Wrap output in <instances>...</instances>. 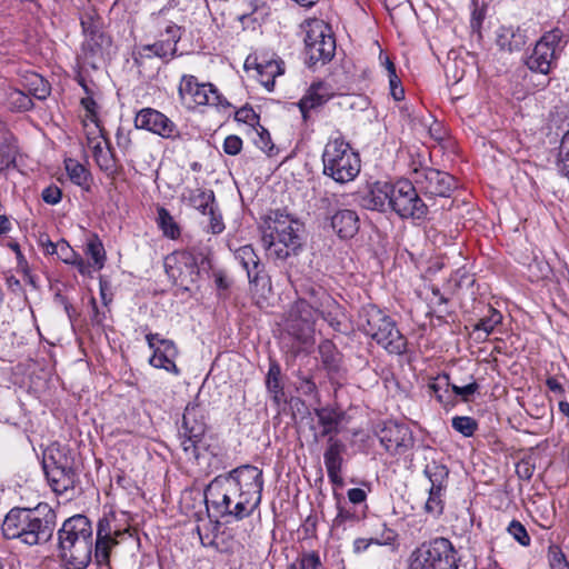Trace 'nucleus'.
Returning a JSON list of instances; mask_svg holds the SVG:
<instances>
[{
    "label": "nucleus",
    "instance_id": "nucleus-1",
    "mask_svg": "<svg viewBox=\"0 0 569 569\" xmlns=\"http://www.w3.org/2000/svg\"><path fill=\"white\" fill-rule=\"evenodd\" d=\"M262 489V470L243 465L214 477L204 489V501L220 517L242 520L259 507Z\"/></svg>",
    "mask_w": 569,
    "mask_h": 569
},
{
    "label": "nucleus",
    "instance_id": "nucleus-2",
    "mask_svg": "<svg viewBox=\"0 0 569 569\" xmlns=\"http://www.w3.org/2000/svg\"><path fill=\"white\" fill-rule=\"evenodd\" d=\"M56 527V511L48 503L40 502L33 508L10 509L2 521L1 531L8 540L34 547L50 542Z\"/></svg>",
    "mask_w": 569,
    "mask_h": 569
},
{
    "label": "nucleus",
    "instance_id": "nucleus-3",
    "mask_svg": "<svg viewBox=\"0 0 569 569\" xmlns=\"http://www.w3.org/2000/svg\"><path fill=\"white\" fill-rule=\"evenodd\" d=\"M60 559L68 569H86L92 559L93 528L84 515H74L63 521L57 531Z\"/></svg>",
    "mask_w": 569,
    "mask_h": 569
},
{
    "label": "nucleus",
    "instance_id": "nucleus-4",
    "mask_svg": "<svg viewBox=\"0 0 569 569\" xmlns=\"http://www.w3.org/2000/svg\"><path fill=\"white\" fill-rule=\"evenodd\" d=\"M301 224L289 214L276 210L270 212L262 228V243L277 259L286 260L301 248Z\"/></svg>",
    "mask_w": 569,
    "mask_h": 569
},
{
    "label": "nucleus",
    "instance_id": "nucleus-5",
    "mask_svg": "<svg viewBox=\"0 0 569 569\" xmlns=\"http://www.w3.org/2000/svg\"><path fill=\"white\" fill-rule=\"evenodd\" d=\"M358 326L360 331L389 353L402 355L407 351V338L400 332L396 321L376 305L361 307Z\"/></svg>",
    "mask_w": 569,
    "mask_h": 569
},
{
    "label": "nucleus",
    "instance_id": "nucleus-6",
    "mask_svg": "<svg viewBox=\"0 0 569 569\" xmlns=\"http://www.w3.org/2000/svg\"><path fill=\"white\" fill-rule=\"evenodd\" d=\"M361 169L359 153L342 137L330 138L322 152V173L345 184L357 178Z\"/></svg>",
    "mask_w": 569,
    "mask_h": 569
},
{
    "label": "nucleus",
    "instance_id": "nucleus-7",
    "mask_svg": "<svg viewBox=\"0 0 569 569\" xmlns=\"http://www.w3.org/2000/svg\"><path fill=\"white\" fill-rule=\"evenodd\" d=\"M42 468L49 486L58 495L73 489L78 481L74 457L66 447L57 443L49 446L43 452Z\"/></svg>",
    "mask_w": 569,
    "mask_h": 569
},
{
    "label": "nucleus",
    "instance_id": "nucleus-8",
    "mask_svg": "<svg viewBox=\"0 0 569 569\" xmlns=\"http://www.w3.org/2000/svg\"><path fill=\"white\" fill-rule=\"evenodd\" d=\"M452 542L443 537L421 543L409 558V569H459Z\"/></svg>",
    "mask_w": 569,
    "mask_h": 569
},
{
    "label": "nucleus",
    "instance_id": "nucleus-9",
    "mask_svg": "<svg viewBox=\"0 0 569 569\" xmlns=\"http://www.w3.org/2000/svg\"><path fill=\"white\" fill-rule=\"evenodd\" d=\"M305 31L306 62L309 67L331 61L336 52V39L328 23L320 19H308L302 26Z\"/></svg>",
    "mask_w": 569,
    "mask_h": 569
},
{
    "label": "nucleus",
    "instance_id": "nucleus-10",
    "mask_svg": "<svg viewBox=\"0 0 569 569\" xmlns=\"http://www.w3.org/2000/svg\"><path fill=\"white\" fill-rule=\"evenodd\" d=\"M207 431L204 409L197 403H189L182 416L179 429L180 446L188 460L198 461L208 445L203 441Z\"/></svg>",
    "mask_w": 569,
    "mask_h": 569
},
{
    "label": "nucleus",
    "instance_id": "nucleus-11",
    "mask_svg": "<svg viewBox=\"0 0 569 569\" xmlns=\"http://www.w3.org/2000/svg\"><path fill=\"white\" fill-rule=\"evenodd\" d=\"M81 27L86 37L81 46L84 63L97 69V61L102 60L112 47L111 37L103 31V23L96 13L87 12L81 17Z\"/></svg>",
    "mask_w": 569,
    "mask_h": 569
},
{
    "label": "nucleus",
    "instance_id": "nucleus-12",
    "mask_svg": "<svg viewBox=\"0 0 569 569\" xmlns=\"http://www.w3.org/2000/svg\"><path fill=\"white\" fill-rule=\"evenodd\" d=\"M416 183L399 180L391 184L390 209L401 219L425 220L428 204L420 198Z\"/></svg>",
    "mask_w": 569,
    "mask_h": 569
},
{
    "label": "nucleus",
    "instance_id": "nucleus-13",
    "mask_svg": "<svg viewBox=\"0 0 569 569\" xmlns=\"http://www.w3.org/2000/svg\"><path fill=\"white\" fill-rule=\"evenodd\" d=\"M178 93L181 102L188 107H190L191 103L222 108H229L231 106L212 83H199L198 79L191 74L182 76Z\"/></svg>",
    "mask_w": 569,
    "mask_h": 569
},
{
    "label": "nucleus",
    "instance_id": "nucleus-14",
    "mask_svg": "<svg viewBox=\"0 0 569 569\" xmlns=\"http://www.w3.org/2000/svg\"><path fill=\"white\" fill-rule=\"evenodd\" d=\"M412 180L420 193L429 199L449 198L457 188L453 176L430 167L415 169Z\"/></svg>",
    "mask_w": 569,
    "mask_h": 569
},
{
    "label": "nucleus",
    "instance_id": "nucleus-15",
    "mask_svg": "<svg viewBox=\"0 0 569 569\" xmlns=\"http://www.w3.org/2000/svg\"><path fill=\"white\" fill-rule=\"evenodd\" d=\"M562 31L553 29L545 33L537 41L531 54L526 59L527 67L533 72L548 74L552 62L557 59V51L560 49Z\"/></svg>",
    "mask_w": 569,
    "mask_h": 569
},
{
    "label": "nucleus",
    "instance_id": "nucleus-16",
    "mask_svg": "<svg viewBox=\"0 0 569 569\" xmlns=\"http://www.w3.org/2000/svg\"><path fill=\"white\" fill-rule=\"evenodd\" d=\"M380 443L391 455H403L415 445L412 431L406 423L386 421L377 431Z\"/></svg>",
    "mask_w": 569,
    "mask_h": 569
},
{
    "label": "nucleus",
    "instance_id": "nucleus-17",
    "mask_svg": "<svg viewBox=\"0 0 569 569\" xmlns=\"http://www.w3.org/2000/svg\"><path fill=\"white\" fill-rule=\"evenodd\" d=\"M134 127L164 139L176 140L181 137L176 123L164 113L153 108H143L134 117Z\"/></svg>",
    "mask_w": 569,
    "mask_h": 569
},
{
    "label": "nucleus",
    "instance_id": "nucleus-18",
    "mask_svg": "<svg viewBox=\"0 0 569 569\" xmlns=\"http://www.w3.org/2000/svg\"><path fill=\"white\" fill-rule=\"evenodd\" d=\"M234 257L246 270L251 290L258 291L271 289L270 278L264 271V266L250 244L242 246L234 251Z\"/></svg>",
    "mask_w": 569,
    "mask_h": 569
},
{
    "label": "nucleus",
    "instance_id": "nucleus-19",
    "mask_svg": "<svg viewBox=\"0 0 569 569\" xmlns=\"http://www.w3.org/2000/svg\"><path fill=\"white\" fill-rule=\"evenodd\" d=\"M181 28L174 23L166 27V39L159 40L152 44H144L140 48V54L146 58L158 57L168 62L177 56V43L181 39Z\"/></svg>",
    "mask_w": 569,
    "mask_h": 569
},
{
    "label": "nucleus",
    "instance_id": "nucleus-20",
    "mask_svg": "<svg viewBox=\"0 0 569 569\" xmlns=\"http://www.w3.org/2000/svg\"><path fill=\"white\" fill-rule=\"evenodd\" d=\"M333 96L335 92L329 83L323 81L313 82L298 103L303 120H307L311 110L322 107Z\"/></svg>",
    "mask_w": 569,
    "mask_h": 569
},
{
    "label": "nucleus",
    "instance_id": "nucleus-21",
    "mask_svg": "<svg viewBox=\"0 0 569 569\" xmlns=\"http://www.w3.org/2000/svg\"><path fill=\"white\" fill-rule=\"evenodd\" d=\"M321 362L332 382L341 383L346 379V370L342 367V355L331 341H323L319 346Z\"/></svg>",
    "mask_w": 569,
    "mask_h": 569
},
{
    "label": "nucleus",
    "instance_id": "nucleus-22",
    "mask_svg": "<svg viewBox=\"0 0 569 569\" xmlns=\"http://www.w3.org/2000/svg\"><path fill=\"white\" fill-rule=\"evenodd\" d=\"M104 144L102 146V141H97L92 147V156L99 169L107 177L114 179L122 171V166L110 147L108 139H104Z\"/></svg>",
    "mask_w": 569,
    "mask_h": 569
},
{
    "label": "nucleus",
    "instance_id": "nucleus-23",
    "mask_svg": "<svg viewBox=\"0 0 569 569\" xmlns=\"http://www.w3.org/2000/svg\"><path fill=\"white\" fill-rule=\"evenodd\" d=\"M330 226L340 239H351L359 231L360 220L356 211L340 209L330 217Z\"/></svg>",
    "mask_w": 569,
    "mask_h": 569
},
{
    "label": "nucleus",
    "instance_id": "nucleus-24",
    "mask_svg": "<svg viewBox=\"0 0 569 569\" xmlns=\"http://www.w3.org/2000/svg\"><path fill=\"white\" fill-rule=\"evenodd\" d=\"M315 415L318 418V423L321 427V430L318 435H316V439L318 437H335L340 432V425L343 420L345 413L332 407H321L315 409Z\"/></svg>",
    "mask_w": 569,
    "mask_h": 569
},
{
    "label": "nucleus",
    "instance_id": "nucleus-25",
    "mask_svg": "<svg viewBox=\"0 0 569 569\" xmlns=\"http://www.w3.org/2000/svg\"><path fill=\"white\" fill-rule=\"evenodd\" d=\"M391 184L387 182H376L373 187L360 199V206L367 210L385 212L390 208Z\"/></svg>",
    "mask_w": 569,
    "mask_h": 569
},
{
    "label": "nucleus",
    "instance_id": "nucleus-26",
    "mask_svg": "<svg viewBox=\"0 0 569 569\" xmlns=\"http://www.w3.org/2000/svg\"><path fill=\"white\" fill-rule=\"evenodd\" d=\"M191 262L197 263V258L194 257L193 251L168 256L164 259L166 273L174 283L183 284L187 281V274L182 270L181 266L183 264L189 270L188 266Z\"/></svg>",
    "mask_w": 569,
    "mask_h": 569
},
{
    "label": "nucleus",
    "instance_id": "nucleus-27",
    "mask_svg": "<svg viewBox=\"0 0 569 569\" xmlns=\"http://www.w3.org/2000/svg\"><path fill=\"white\" fill-rule=\"evenodd\" d=\"M527 42V36L520 27L501 26L497 30L496 43L509 52L520 50Z\"/></svg>",
    "mask_w": 569,
    "mask_h": 569
},
{
    "label": "nucleus",
    "instance_id": "nucleus-28",
    "mask_svg": "<svg viewBox=\"0 0 569 569\" xmlns=\"http://www.w3.org/2000/svg\"><path fill=\"white\" fill-rule=\"evenodd\" d=\"M266 388L272 395V400L276 405H280L284 401V390L281 383V368L276 360H270L266 376Z\"/></svg>",
    "mask_w": 569,
    "mask_h": 569
},
{
    "label": "nucleus",
    "instance_id": "nucleus-29",
    "mask_svg": "<svg viewBox=\"0 0 569 569\" xmlns=\"http://www.w3.org/2000/svg\"><path fill=\"white\" fill-rule=\"evenodd\" d=\"M346 451V445L336 437H329L327 448L323 453L326 469L342 467V455Z\"/></svg>",
    "mask_w": 569,
    "mask_h": 569
},
{
    "label": "nucleus",
    "instance_id": "nucleus-30",
    "mask_svg": "<svg viewBox=\"0 0 569 569\" xmlns=\"http://www.w3.org/2000/svg\"><path fill=\"white\" fill-rule=\"evenodd\" d=\"M184 198L191 207L204 216H207V212L212 208L214 202V193L212 190H202L199 188L189 190L188 196H184Z\"/></svg>",
    "mask_w": 569,
    "mask_h": 569
},
{
    "label": "nucleus",
    "instance_id": "nucleus-31",
    "mask_svg": "<svg viewBox=\"0 0 569 569\" xmlns=\"http://www.w3.org/2000/svg\"><path fill=\"white\" fill-rule=\"evenodd\" d=\"M256 69L259 74V81L269 91L273 89L276 77L284 72L281 63L273 60L267 61L266 63H258Z\"/></svg>",
    "mask_w": 569,
    "mask_h": 569
},
{
    "label": "nucleus",
    "instance_id": "nucleus-32",
    "mask_svg": "<svg viewBox=\"0 0 569 569\" xmlns=\"http://www.w3.org/2000/svg\"><path fill=\"white\" fill-rule=\"evenodd\" d=\"M305 298L312 303L315 310L320 308L335 307V298L320 286L310 284L305 288Z\"/></svg>",
    "mask_w": 569,
    "mask_h": 569
},
{
    "label": "nucleus",
    "instance_id": "nucleus-33",
    "mask_svg": "<svg viewBox=\"0 0 569 569\" xmlns=\"http://www.w3.org/2000/svg\"><path fill=\"white\" fill-rule=\"evenodd\" d=\"M64 167L69 179L77 186L89 190L90 188V173L89 171L74 159H66Z\"/></svg>",
    "mask_w": 569,
    "mask_h": 569
},
{
    "label": "nucleus",
    "instance_id": "nucleus-34",
    "mask_svg": "<svg viewBox=\"0 0 569 569\" xmlns=\"http://www.w3.org/2000/svg\"><path fill=\"white\" fill-rule=\"evenodd\" d=\"M84 253L91 259L93 270H101L103 268L106 250L97 234H92L88 239Z\"/></svg>",
    "mask_w": 569,
    "mask_h": 569
},
{
    "label": "nucleus",
    "instance_id": "nucleus-35",
    "mask_svg": "<svg viewBox=\"0 0 569 569\" xmlns=\"http://www.w3.org/2000/svg\"><path fill=\"white\" fill-rule=\"evenodd\" d=\"M423 473L431 482L430 488L445 490L449 476V470L445 465L432 461L425 467Z\"/></svg>",
    "mask_w": 569,
    "mask_h": 569
},
{
    "label": "nucleus",
    "instance_id": "nucleus-36",
    "mask_svg": "<svg viewBox=\"0 0 569 569\" xmlns=\"http://www.w3.org/2000/svg\"><path fill=\"white\" fill-rule=\"evenodd\" d=\"M118 538L119 537L116 536L107 538H96V542L93 545V552L98 566L109 565L111 550L119 543Z\"/></svg>",
    "mask_w": 569,
    "mask_h": 569
},
{
    "label": "nucleus",
    "instance_id": "nucleus-37",
    "mask_svg": "<svg viewBox=\"0 0 569 569\" xmlns=\"http://www.w3.org/2000/svg\"><path fill=\"white\" fill-rule=\"evenodd\" d=\"M157 223L162 233L170 239L179 238L181 233L180 227L176 222L171 213L164 207H159L157 209Z\"/></svg>",
    "mask_w": 569,
    "mask_h": 569
},
{
    "label": "nucleus",
    "instance_id": "nucleus-38",
    "mask_svg": "<svg viewBox=\"0 0 569 569\" xmlns=\"http://www.w3.org/2000/svg\"><path fill=\"white\" fill-rule=\"evenodd\" d=\"M395 539H396L395 531L385 526V530H383V533L380 539L379 538H370V539L357 538L353 541L352 549H353L355 553H361V552L366 551L371 545H378V546L390 545L395 541Z\"/></svg>",
    "mask_w": 569,
    "mask_h": 569
},
{
    "label": "nucleus",
    "instance_id": "nucleus-39",
    "mask_svg": "<svg viewBox=\"0 0 569 569\" xmlns=\"http://www.w3.org/2000/svg\"><path fill=\"white\" fill-rule=\"evenodd\" d=\"M450 387V376L447 373L438 376L435 382L429 385V389L432 391L437 400L443 406L452 403L451 393L449 391Z\"/></svg>",
    "mask_w": 569,
    "mask_h": 569
},
{
    "label": "nucleus",
    "instance_id": "nucleus-40",
    "mask_svg": "<svg viewBox=\"0 0 569 569\" xmlns=\"http://www.w3.org/2000/svg\"><path fill=\"white\" fill-rule=\"evenodd\" d=\"M318 313L329 323V326L338 332H345V326L341 321L343 317L342 307L335 300V307L320 308Z\"/></svg>",
    "mask_w": 569,
    "mask_h": 569
},
{
    "label": "nucleus",
    "instance_id": "nucleus-41",
    "mask_svg": "<svg viewBox=\"0 0 569 569\" xmlns=\"http://www.w3.org/2000/svg\"><path fill=\"white\" fill-rule=\"evenodd\" d=\"M193 251L194 257L197 258V263H189V277L190 280L193 281V274L199 273V269L207 270L211 269V258L208 249H198L196 247L190 248L187 252Z\"/></svg>",
    "mask_w": 569,
    "mask_h": 569
},
{
    "label": "nucleus",
    "instance_id": "nucleus-42",
    "mask_svg": "<svg viewBox=\"0 0 569 569\" xmlns=\"http://www.w3.org/2000/svg\"><path fill=\"white\" fill-rule=\"evenodd\" d=\"M337 516L332 520L333 529L342 528L345 530L347 523H355L362 519L352 508H346L340 502L337 503Z\"/></svg>",
    "mask_w": 569,
    "mask_h": 569
},
{
    "label": "nucleus",
    "instance_id": "nucleus-43",
    "mask_svg": "<svg viewBox=\"0 0 569 569\" xmlns=\"http://www.w3.org/2000/svg\"><path fill=\"white\" fill-rule=\"evenodd\" d=\"M176 357H172V352L168 355L164 353L162 350H153V355L150 358V365L154 368L164 369L168 372H172L174 375L179 373V369L176 366L174 362Z\"/></svg>",
    "mask_w": 569,
    "mask_h": 569
},
{
    "label": "nucleus",
    "instance_id": "nucleus-44",
    "mask_svg": "<svg viewBox=\"0 0 569 569\" xmlns=\"http://www.w3.org/2000/svg\"><path fill=\"white\" fill-rule=\"evenodd\" d=\"M502 315L493 309L489 308V315L481 318L475 326L473 331H483L486 336H489L493 329L501 323Z\"/></svg>",
    "mask_w": 569,
    "mask_h": 569
},
{
    "label": "nucleus",
    "instance_id": "nucleus-45",
    "mask_svg": "<svg viewBox=\"0 0 569 569\" xmlns=\"http://www.w3.org/2000/svg\"><path fill=\"white\" fill-rule=\"evenodd\" d=\"M452 428L465 437H471L478 429V422L467 416H456L451 420Z\"/></svg>",
    "mask_w": 569,
    "mask_h": 569
},
{
    "label": "nucleus",
    "instance_id": "nucleus-46",
    "mask_svg": "<svg viewBox=\"0 0 569 569\" xmlns=\"http://www.w3.org/2000/svg\"><path fill=\"white\" fill-rule=\"evenodd\" d=\"M114 519V516H103L101 517L96 527V538H107V537H120L122 536V531L113 528L112 520Z\"/></svg>",
    "mask_w": 569,
    "mask_h": 569
},
{
    "label": "nucleus",
    "instance_id": "nucleus-47",
    "mask_svg": "<svg viewBox=\"0 0 569 569\" xmlns=\"http://www.w3.org/2000/svg\"><path fill=\"white\" fill-rule=\"evenodd\" d=\"M507 532L522 547L530 546L531 539L526 527L518 520L513 519L507 527Z\"/></svg>",
    "mask_w": 569,
    "mask_h": 569
},
{
    "label": "nucleus",
    "instance_id": "nucleus-48",
    "mask_svg": "<svg viewBox=\"0 0 569 569\" xmlns=\"http://www.w3.org/2000/svg\"><path fill=\"white\" fill-rule=\"evenodd\" d=\"M441 489L430 488L429 489V497L425 505V510L428 513L432 515H441L443 512V501L441 499L442 497Z\"/></svg>",
    "mask_w": 569,
    "mask_h": 569
},
{
    "label": "nucleus",
    "instance_id": "nucleus-49",
    "mask_svg": "<svg viewBox=\"0 0 569 569\" xmlns=\"http://www.w3.org/2000/svg\"><path fill=\"white\" fill-rule=\"evenodd\" d=\"M296 561L299 569H322V562L317 551L303 552Z\"/></svg>",
    "mask_w": 569,
    "mask_h": 569
},
{
    "label": "nucleus",
    "instance_id": "nucleus-50",
    "mask_svg": "<svg viewBox=\"0 0 569 569\" xmlns=\"http://www.w3.org/2000/svg\"><path fill=\"white\" fill-rule=\"evenodd\" d=\"M295 313L303 321V322H312L315 313H318V310H315L311 302L307 299H299L293 309Z\"/></svg>",
    "mask_w": 569,
    "mask_h": 569
},
{
    "label": "nucleus",
    "instance_id": "nucleus-51",
    "mask_svg": "<svg viewBox=\"0 0 569 569\" xmlns=\"http://www.w3.org/2000/svg\"><path fill=\"white\" fill-rule=\"evenodd\" d=\"M11 104L17 111H29L34 106L31 97L20 90H14L11 93Z\"/></svg>",
    "mask_w": 569,
    "mask_h": 569
},
{
    "label": "nucleus",
    "instance_id": "nucleus-52",
    "mask_svg": "<svg viewBox=\"0 0 569 569\" xmlns=\"http://www.w3.org/2000/svg\"><path fill=\"white\" fill-rule=\"evenodd\" d=\"M57 257L64 263L71 264L74 259H77V256L79 254L77 251H74L70 244L64 240L61 239L56 243V252Z\"/></svg>",
    "mask_w": 569,
    "mask_h": 569
},
{
    "label": "nucleus",
    "instance_id": "nucleus-53",
    "mask_svg": "<svg viewBox=\"0 0 569 569\" xmlns=\"http://www.w3.org/2000/svg\"><path fill=\"white\" fill-rule=\"evenodd\" d=\"M212 276L218 291V297L227 299L229 296V289L231 287V280L222 270H214Z\"/></svg>",
    "mask_w": 569,
    "mask_h": 569
},
{
    "label": "nucleus",
    "instance_id": "nucleus-54",
    "mask_svg": "<svg viewBox=\"0 0 569 569\" xmlns=\"http://www.w3.org/2000/svg\"><path fill=\"white\" fill-rule=\"evenodd\" d=\"M234 120L238 122L248 123L252 127L259 126V116L252 109V107L246 104L238 109L234 113Z\"/></svg>",
    "mask_w": 569,
    "mask_h": 569
},
{
    "label": "nucleus",
    "instance_id": "nucleus-55",
    "mask_svg": "<svg viewBox=\"0 0 569 569\" xmlns=\"http://www.w3.org/2000/svg\"><path fill=\"white\" fill-rule=\"evenodd\" d=\"M549 562L551 569H569V561L566 559L561 549L557 546L549 548Z\"/></svg>",
    "mask_w": 569,
    "mask_h": 569
},
{
    "label": "nucleus",
    "instance_id": "nucleus-56",
    "mask_svg": "<svg viewBox=\"0 0 569 569\" xmlns=\"http://www.w3.org/2000/svg\"><path fill=\"white\" fill-rule=\"evenodd\" d=\"M260 130H257L258 138L254 139V144L262 150L263 152L268 153L269 156L272 154V151L274 149V144L271 141L270 133L267 129L259 126Z\"/></svg>",
    "mask_w": 569,
    "mask_h": 569
},
{
    "label": "nucleus",
    "instance_id": "nucleus-57",
    "mask_svg": "<svg viewBox=\"0 0 569 569\" xmlns=\"http://www.w3.org/2000/svg\"><path fill=\"white\" fill-rule=\"evenodd\" d=\"M479 389V385L477 381L471 377V381L467 383L466 386H457L451 385L452 392L460 397L463 401H468L472 395H475Z\"/></svg>",
    "mask_w": 569,
    "mask_h": 569
},
{
    "label": "nucleus",
    "instance_id": "nucleus-58",
    "mask_svg": "<svg viewBox=\"0 0 569 569\" xmlns=\"http://www.w3.org/2000/svg\"><path fill=\"white\" fill-rule=\"evenodd\" d=\"M222 149L229 156H237L242 150V139L239 136L230 134L226 137Z\"/></svg>",
    "mask_w": 569,
    "mask_h": 569
},
{
    "label": "nucleus",
    "instance_id": "nucleus-59",
    "mask_svg": "<svg viewBox=\"0 0 569 569\" xmlns=\"http://www.w3.org/2000/svg\"><path fill=\"white\" fill-rule=\"evenodd\" d=\"M80 104L86 110V117L92 122L98 121V104L93 99V94H87L80 100Z\"/></svg>",
    "mask_w": 569,
    "mask_h": 569
},
{
    "label": "nucleus",
    "instance_id": "nucleus-60",
    "mask_svg": "<svg viewBox=\"0 0 569 569\" xmlns=\"http://www.w3.org/2000/svg\"><path fill=\"white\" fill-rule=\"evenodd\" d=\"M32 84H37L34 88L31 89V94L39 99L44 100L50 94V86L48 82L43 80V78L36 76L34 81H32Z\"/></svg>",
    "mask_w": 569,
    "mask_h": 569
},
{
    "label": "nucleus",
    "instance_id": "nucleus-61",
    "mask_svg": "<svg viewBox=\"0 0 569 569\" xmlns=\"http://www.w3.org/2000/svg\"><path fill=\"white\" fill-rule=\"evenodd\" d=\"M41 197L46 203L53 206L61 201L62 191L59 187L51 184L43 189Z\"/></svg>",
    "mask_w": 569,
    "mask_h": 569
},
{
    "label": "nucleus",
    "instance_id": "nucleus-62",
    "mask_svg": "<svg viewBox=\"0 0 569 569\" xmlns=\"http://www.w3.org/2000/svg\"><path fill=\"white\" fill-rule=\"evenodd\" d=\"M207 214L210 217L209 229L211 233H221L224 229V223L222 221L221 214L217 213L213 207L207 212Z\"/></svg>",
    "mask_w": 569,
    "mask_h": 569
},
{
    "label": "nucleus",
    "instance_id": "nucleus-63",
    "mask_svg": "<svg viewBox=\"0 0 569 569\" xmlns=\"http://www.w3.org/2000/svg\"><path fill=\"white\" fill-rule=\"evenodd\" d=\"M71 264L74 266L82 276H91L94 271L92 263L86 262L80 254L77 256V259H74Z\"/></svg>",
    "mask_w": 569,
    "mask_h": 569
},
{
    "label": "nucleus",
    "instance_id": "nucleus-64",
    "mask_svg": "<svg viewBox=\"0 0 569 569\" xmlns=\"http://www.w3.org/2000/svg\"><path fill=\"white\" fill-rule=\"evenodd\" d=\"M299 389L306 396H311V395L317 393V385L310 377H302L300 379Z\"/></svg>",
    "mask_w": 569,
    "mask_h": 569
}]
</instances>
